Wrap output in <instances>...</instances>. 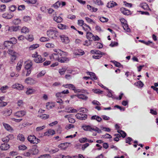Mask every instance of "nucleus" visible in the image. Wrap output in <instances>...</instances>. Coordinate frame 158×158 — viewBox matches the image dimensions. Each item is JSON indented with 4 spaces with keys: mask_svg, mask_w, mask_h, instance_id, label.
<instances>
[{
    "mask_svg": "<svg viewBox=\"0 0 158 158\" xmlns=\"http://www.w3.org/2000/svg\"><path fill=\"white\" fill-rule=\"evenodd\" d=\"M26 113L25 110L18 111L14 113V116L17 118H21L26 115Z\"/></svg>",
    "mask_w": 158,
    "mask_h": 158,
    "instance_id": "obj_6",
    "label": "nucleus"
},
{
    "mask_svg": "<svg viewBox=\"0 0 158 158\" xmlns=\"http://www.w3.org/2000/svg\"><path fill=\"white\" fill-rule=\"evenodd\" d=\"M9 9L11 11L13 12L16 9V7L15 5H12L9 7Z\"/></svg>",
    "mask_w": 158,
    "mask_h": 158,
    "instance_id": "obj_57",
    "label": "nucleus"
},
{
    "mask_svg": "<svg viewBox=\"0 0 158 158\" xmlns=\"http://www.w3.org/2000/svg\"><path fill=\"white\" fill-rule=\"evenodd\" d=\"M10 138L9 136H7L5 138L2 139V140L3 142L5 143H7L9 141Z\"/></svg>",
    "mask_w": 158,
    "mask_h": 158,
    "instance_id": "obj_49",
    "label": "nucleus"
},
{
    "mask_svg": "<svg viewBox=\"0 0 158 158\" xmlns=\"http://www.w3.org/2000/svg\"><path fill=\"white\" fill-rule=\"evenodd\" d=\"M55 133V131L52 129H49L44 133V135L47 136H50L53 135Z\"/></svg>",
    "mask_w": 158,
    "mask_h": 158,
    "instance_id": "obj_12",
    "label": "nucleus"
},
{
    "mask_svg": "<svg viewBox=\"0 0 158 158\" xmlns=\"http://www.w3.org/2000/svg\"><path fill=\"white\" fill-rule=\"evenodd\" d=\"M61 54H59L58 53H53L50 56V59L52 60H58L60 56H61Z\"/></svg>",
    "mask_w": 158,
    "mask_h": 158,
    "instance_id": "obj_8",
    "label": "nucleus"
},
{
    "mask_svg": "<svg viewBox=\"0 0 158 158\" xmlns=\"http://www.w3.org/2000/svg\"><path fill=\"white\" fill-rule=\"evenodd\" d=\"M93 36H94V35L90 32H87L86 34V37L87 39L89 40H91V38H93Z\"/></svg>",
    "mask_w": 158,
    "mask_h": 158,
    "instance_id": "obj_35",
    "label": "nucleus"
},
{
    "mask_svg": "<svg viewBox=\"0 0 158 158\" xmlns=\"http://www.w3.org/2000/svg\"><path fill=\"white\" fill-rule=\"evenodd\" d=\"M20 27L19 26H11L10 27L9 30L10 31H16L19 29Z\"/></svg>",
    "mask_w": 158,
    "mask_h": 158,
    "instance_id": "obj_21",
    "label": "nucleus"
},
{
    "mask_svg": "<svg viewBox=\"0 0 158 158\" xmlns=\"http://www.w3.org/2000/svg\"><path fill=\"white\" fill-rule=\"evenodd\" d=\"M74 127V125L72 124H69V125L66 126L65 128L67 130H69L71 128H73Z\"/></svg>",
    "mask_w": 158,
    "mask_h": 158,
    "instance_id": "obj_58",
    "label": "nucleus"
},
{
    "mask_svg": "<svg viewBox=\"0 0 158 158\" xmlns=\"http://www.w3.org/2000/svg\"><path fill=\"white\" fill-rule=\"evenodd\" d=\"M94 127H92L89 125H86L83 126L82 128L85 131H94Z\"/></svg>",
    "mask_w": 158,
    "mask_h": 158,
    "instance_id": "obj_10",
    "label": "nucleus"
},
{
    "mask_svg": "<svg viewBox=\"0 0 158 158\" xmlns=\"http://www.w3.org/2000/svg\"><path fill=\"white\" fill-rule=\"evenodd\" d=\"M93 1L95 4L98 5H102L103 4L101 0H93Z\"/></svg>",
    "mask_w": 158,
    "mask_h": 158,
    "instance_id": "obj_37",
    "label": "nucleus"
},
{
    "mask_svg": "<svg viewBox=\"0 0 158 158\" xmlns=\"http://www.w3.org/2000/svg\"><path fill=\"white\" fill-rule=\"evenodd\" d=\"M27 140L30 143L33 144H37L40 142V140L34 135H29L27 138Z\"/></svg>",
    "mask_w": 158,
    "mask_h": 158,
    "instance_id": "obj_3",
    "label": "nucleus"
},
{
    "mask_svg": "<svg viewBox=\"0 0 158 158\" xmlns=\"http://www.w3.org/2000/svg\"><path fill=\"white\" fill-rule=\"evenodd\" d=\"M92 40H86L85 43L83 44V45L88 46L91 44Z\"/></svg>",
    "mask_w": 158,
    "mask_h": 158,
    "instance_id": "obj_47",
    "label": "nucleus"
},
{
    "mask_svg": "<svg viewBox=\"0 0 158 158\" xmlns=\"http://www.w3.org/2000/svg\"><path fill=\"white\" fill-rule=\"evenodd\" d=\"M53 20L57 23H59L62 21L63 19L60 16L57 17L55 16L54 17Z\"/></svg>",
    "mask_w": 158,
    "mask_h": 158,
    "instance_id": "obj_27",
    "label": "nucleus"
},
{
    "mask_svg": "<svg viewBox=\"0 0 158 158\" xmlns=\"http://www.w3.org/2000/svg\"><path fill=\"white\" fill-rule=\"evenodd\" d=\"M84 53V52L81 50H78L75 52L74 54L76 55H82Z\"/></svg>",
    "mask_w": 158,
    "mask_h": 158,
    "instance_id": "obj_40",
    "label": "nucleus"
},
{
    "mask_svg": "<svg viewBox=\"0 0 158 158\" xmlns=\"http://www.w3.org/2000/svg\"><path fill=\"white\" fill-rule=\"evenodd\" d=\"M39 46V44H33L32 45H31L29 47V49L30 50H33V49H34L38 47Z\"/></svg>",
    "mask_w": 158,
    "mask_h": 158,
    "instance_id": "obj_39",
    "label": "nucleus"
},
{
    "mask_svg": "<svg viewBox=\"0 0 158 158\" xmlns=\"http://www.w3.org/2000/svg\"><path fill=\"white\" fill-rule=\"evenodd\" d=\"M40 117L42 119H46L48 118L49 117V115L47 114H42L40 116Z\"/></svg>",
    "mask_w": 158,
    "mask_h": 158,
    "instance_id": "obj_45",
    "label": "nucleus"
},
{
    "mask_svg": "<svg viewBox=\"0 0 158 158\" xmlns=\"http://www.w3.org/2000/svg\"><path fill=\"white\" fill-rule=\"evenodd\" d=\"M91 119L92 120H96L99 122H100L102 120V118L96 115H94L92 116L91 117Z\"/></svg>",
    "mask_w": 158,
    "mask_h": 158,
    "instance_id": "obj_22",
    "label": "nucleus"
},
{
    "mask_svg": "<svg viewBox=\"0 0 158 158\" xmlns=\"http://www.w3.org/2000/svg\"><path fill=\"white\" fill-rule=\"evenodd\" d=\"M140 6L145 10H150L148 5L146 3H142L140 4Z\"/></svg>",
    "mask_w": 158,
    "mask_h": 158,
    "instance_id": "obj_23",
    "label": "nucleus"
},
{
    "mask_svg": "<svg viewBox=\"0 0 158 158\" xmlns=\"http://www.w3.org/2000/svg\"><path fill=\"white\" fill-rule=\"evenodd\" d=\"M120 10L121 12L125 15H128L130 14V10L124 8H121Z\"/></svg>",
    "mask_w": 158,
    "mask_h": 158,
    "instance_id": "obj_19",
    "label": "nucleus"
},
{
    "mask_svg": "<svg viewBox=\"0 0 158 158\" xmlns=\"http://www.w3.org/2000/svg\"><path fill=\"white\" fill-rule=\"evenodd\" d=\"M15 85L16 86V87L17 89L20 90H22L23 87V85L21 84H17L16 85Z\"/></svg>",
    "mask_w": 158,
    "mask_h": 158,
    "instance_id": "obj_53",
    "label": "nucleus"
},
{
    "mask_svg": "<svg viewBox=\"0 0 158 158\" xmlns=\"http://www.w3.org/2000/svg\"><path fill=\"white\" fill-rule=\"evenodd\" d=\"M95 131L97 132L98 133H101L102 132V131L101 130L99 129L98 127H94V131Z\"/></svg>",
    "mask_w": 158,
    "mask_h": 158,
    "instance_id": "obj_63",
    "label": "nucleus"
},
{
    "mask_svg": "<svg viewBox=\"0 0 158 158\" xmlns=\"http://www.w3.org/2000/svg\"><path fill=\"white\" fill-rule=\"evenodd\" d=\"M18 139L21 141H24V135L22 134H19L17 136Z\"/></svg>",
    "mask_w": 158,
    "mask_h": 158,
    "instance_id": "obj_42",
    "label": "nucleus"
},
{
    "mask_svg": "<svg viewBox=\"0 0 158 158\" xmlns=\"http://www.w3.org/2000/svg\"><path fill=\"white\" fill-rule=\"evenodd\" d=\"M32 57L34 58V61L37 63H42L45 60V58L42 57L41 55L38 54L37 52H35L32 55Z\"/></svg>",
    "mask_w": 158,
    "mask_h": 158,
    "instance_id": "obj_1",
    "label": "nucleus"
},
{
    "mask_svg": "<svg viewBox=\"0 0 158 158\" xmlns=\"http://www.w3.org/2000/svg\"><path fill=\"white\" fill-rule=\"evenodd\" d=\"M75 96L83 100H86L88 98V97L83 94H76Z\"/></svg>",
    "mask_w": 158,
    "mask_h": 158,
    "instance_id": "obj_16",
    "label": "nucleus"
},
{
    "mask_svg": "<svg viewBox=\"0 0 158 158\" xmlns=\"http://www.w3.org/2000/svg\"><path fill=\"white\" fill-rule=\"evenodd\" d=\"M66 2H64L58 1L53 5V6L55 8H57L60 6L62 7L65 6Z\"/></svg>",
    "mask_w": 158,
    "mask_h": 158,
    "instance_id": "obj_7",
    "label": "nucleus"
},
{
    "mask_svg": "<svg viewBox=\"0 0 158 158\" xmlns=\"http://www.w3.org/2000/svg\"><path fill=\"white\" fill-rule=\"evenodd\" d=\"M6 6L5 5H1L0 6V10L3 11L5 10Z\"/></svg>",
    "mask_w": 158,
    "mask_h": 158,
    "instance_id": "obj_62",
    "label": "nucleus"
},
{
    "mask_svg": "<svg viewBox=\"0 0 158 158\" xmlns=\"http://www.w3.org/2000/svg\"><path fill=\"white\" fill-rule=\"evenodd\" d=\"M122 26L124 29L127 32H130V29L129 28L127 24L126 23L125 24H122Z\"/></svg>",
    "mask_w": 158,
    "mask_h": 158,
    "instance_id": "obj_31",
    "label": "nucleus"
},
{
    "mask_svg": "<svg viewBox=\"0 0 158 158\" xmlns=\"http://www.w3.org/2000/svg\"><path fill=\"white\" fill-rule=\"evenodd\" d=\"M69 144H70V143H62L59 145V147L61 148L62 149L65 150L67 148L68 146V145Z\"/></svg>",
    "mask_w": 158,
    "mask_h": 158,
    "instance_id": "obj_17",
    "label": "nucleus"
},
{
    "mask_svg": "<svg viewBox=\"0 0 158 158\" xmlns=\"http://www.w3.org/2000/svg\"><path fill=\"white\" fill-rule=\"evenodd\" d=\"M21 22V20L19 19H16L13 20L12 21L13 23L15 25H18Z\"/></svg>",
    "mask_w": 158,
    "mask_h": 158,
    "instance_id": "obj_33",
    "label": "nucleus"
},
{
    "mask_svg": "<svg viewBox=\"0 0 158 158\" xmlns=\"http://www.w3.org/2000/svg\"><path fill=\"white\" fill-rule=\"evenodd\" d=\"M4 99V96L0 97V107L4 106L7 105V102L3 101Z\"/></svg>",
    "mask_w": 158,
    "mask_h": 158,
    "instance_id": "obj_15",
    "label": "nucleus"
},
{
    "mask_svg": "<svg viewBox=\"0 0 158 158\" xmlns=\"http://www.w3.org/2000/svg\"><path fill=\"white\" fill-rule=\"evenodd\" d=\"M46 107L49 110L52 108V107H54V106L49 102H48L46 103Z\"/></svg>",
    "mask_w": 158,
    "mask_h": 158,
    "instance_id": "obj_50",
    "label": "nucleus"
},
{
    "mask_svg": "<svg viewBox=\"0 0 158 158\" xmlns=\"http://www.w3.org/2000/svg\"><path fill=\"white\" fill-rule=\"evenodd\" d=\"M82 27L83 29L85 31H87L88 30V28L90 30H91V28L89 26L85 23L83 24V26H82Z\"/></svg>",
    "mask_w": 158,
    "mask_h": 158,
    "instance_id": "obj_46",
    "label": "nucleus"
},
{
    "mask_svg": "<svg viewBox=\"0 0 158 158\" xmlns=\"http://www.w3.org/2000/svg\"><path fill=\"white\" fill-rule=\"evenodd\" d=\"M30 152H31V154L33 155H35L37 154L39 152V150L35 146L33 147L30 150Z\"/></svg>",
    "mask_w": 158,
    "mask_h": 158,
    "instance_id": "obj_18",
    "label": "nucleus"
},
{
    "mask_svg": "<svg viewBox=\"0 0 158 158\" xmlns=\"http://www.w3.org/2000/svg\"><path fill=\"white\" fill-rule=\"evenodd\" d=\"M29 31V29L26 27H23L21 30V32L22 33H24L25 34L28 33Z\"/></svg>",
    "mask_w": 158,
    "mask_h": 158,
    "instance_id": "obj_32",
    "label": "nucleus"
},
{
    "mask_svg": "<svg viewBox=\"0 0 158 158\" xmlns=\"http://www.w3.org/2000/svg\"><path fill=\"white\" fill-rule=\"evenodd\" d=\"M49 40V39L48 38L45 37H42L40 39V40L41 42H44L48 41Z\"/></svg>",
    "mask_w": 158,
    "mask_h": 158,
    "instance_id": "obj_51",
    "label": "nucleus"
},
{
    "mask_svg": "<svg viewBox=\"0 0 158 158\" xmlns=\"http://www.w3.org/2000/svg\"><path fill=\"white\" fill-rule=\"evenodd\" d=\"M30 150H29L28 152H25L23 153V155L25 156H29L31 154V152H30Z\"/></svg>",
    "mask_w": 158,
    "mask_h": 158,
    "instance_id": "obj_61",
    "label": "nucleus"
},
{
    "mask_svg": "<svg viewBox=\"0 0 158 158\" xmlns=\"http://www.w3.org/2000/svg\"><path fill=\"white\" fill-rule=\"evenodd\" d=\"M3 125L6 129L8 131H11L13 130L12 128L8 124L5 123H2Z\"/></svg>",
    "mask_w": 158,
    "mask_h": 158,
    "instance_id": "obj_20",
    "label": "nucleus"
},
{
    "mask_svg": "<svg viewBox=\"0 0 158 158\" xmlns=\"http://www.w3.org/2000/svg\"><path fill=\"white\" fill-rule=\"evenodd\" d=\"M87 138L85 137L80 139V142L81 143H83L87 141Z\"/></svg>",
    "mask_w": 158,
    "mask_h": 158,
    "instance_id": "obj_60",
    "label": "nucleus"
},
{
    "mask_svg": "<svg viewBox=\"0 0 158 158\" xmlns=\"http://www.w3.org/2000/svg\"><path fill=\"white\" fill-rule=\"evenodd\" d=\"M68 60V59L66 57H60L58 61L61 63H64Z\"/></svg>",
    "mask_w": 158,
    "mask_h": 158,
    "instance_id": "obj_38",
    "label": "nucleus"
},
{
    "mask_svg": "<svg viewBox=\"0 0 158 158\" xmlns=\"http://www.w3.org/2000/svg\"><path fill=\"white\" fill-rule=\"evenodd\" d=\"M10 148V145L7 143H2L0 146V149L2 151L7 150Z\"/></svg>",
    "mask_w": 158,
    "mask_h": 158,
    "instance_id": "obj_9",
    "label": "nucleus"
},
{
    "mask_svg": "<svg viewBox=\"0 0 158 158\" xmlns=\"http://www.w3.org/2000/svg\"><path fill=\"white\" fill-rule=\"evenodd\" d=\"M57 27L59 29L62 30L68 28V26L62 24H58Z\"/></svg>",
    "mask_w": 158,
    "mask_h": 158,
    "instance_id": "obj_29",
    "label": "nucleus"
},
{
    "mask_svg": "<svg viewBox=\"0 0 158 158\" xmlns=\"http://www.w3.org/2000/svg\"><path fill=\"white\" fill-rule=\"evenodd\" d=\"M87 115L85 114L77 113L76 117L78 119L82 120H85L87 118Z\"/></svg>",
    "mask_w": 158,
    "mask_h": 158,
    "instance_id": "obj_11",
    "label": "nucleus"
},
{
    "mask_svg": "<svg viewBox=\"0 0 158 158\" xmlns=\"http://www.w3.org/2000/svg\"><path fill=\"white\" fill-rule=\"evenodd\" d=\"M12 112V110L11 109H7L3 112V114L6 116H10Z\"/></svg>",
    "mask_w": 158,
    "mask_h": 158,
    "instance_id": "obj_28",
    "label": "nucleus"
},
{
    "mask_svg": "<svg viewBox=\"0 0 158 158\" xmlns=\"http://www.w3.org/2000/svg\"><path fill=\"white\" fill-rule=\"evenodd\" d=\"M3 18L7 19H10L13 16V15L11 14H4L2 15Z\"/></svg>",
    "mask_w": 158,
    "mask_h": 158,
    "instance_id": "obj_25",
    "label": "nucleus"
},
{
    "mask_svg": "<svg viewBox=\"0 0 158 158\" xmlns=\"http://www.w3.org/2000/svg\"><path fill=\"white\" fill-rule=\"evenodd\" d=\"M46 47L48 48H53L54 46V45L52 43H47L45 45Z\"/></svg>",
    "mask_w": 158,
    "mask_h": 158,
    "instance_id": "obj_59",
    "label": "nucleus"
},
{
    "mask_svg": "<svg viewBox=\"0 0 158 158\" xmlns=\"http://www.w3.org/2000/svg\"><path fill=\"white\" fill-rule=\"evenodd\" d=\"M66 70V69L65 68H62V69H60L59 70V72L61 75H62L64 74Z\"/></svg>",
    "mask_w": 158,
    "mask_h": 158,
    "instance_id": "obj_36",
    "label": "nucleus"
},
{
    "mask_svg": "<svg viewBox=\"0 0 158 158\" xmlns=\"http://www.w3.org/2000/svg\"><path fill=\"white\" fill-rule=\"evenodd\" d=\"M112 62L114 64V65L117 67H120V66L121 65V64L119 62H118L115 61H112Z\"/></svg>",
    "mask_w": 158,
    "mask_h": 158,
    "instance_id": "obj_55",
    "label": "nucleus"
},
{
    "mask_svg": "<svg viewBox=\"0 0 158 158\" xmlns=\"http://www.w3.org/2000/svg\"><path fill=\"white\" fill-rule=\"evenodd\" d=\"M32 63L31 62L27 63L26 64L25 68L27 70V73L26 74V76H28L31 73L32 69Z\"/></svg>",
    "mask_w": 158,
    "mask_h": 158,
    "instance_id": "obj_5",
    "label": "nucleus"
},
{
    "mask_svg": "<svg viewBox=\"0 0 158 158\" xmlns=\"http://www.w3.org/2000/svg\"><path fill=\"white\" fill-rule=\"evenodd\" d=\"M99 19L101 22L103 23L107 22L108 21V19L107 18L104 17H100Z\"/></svg>",
    "mask_w": 158,
    "mask_h": 158,
    "instance_id": "obj_44",
    "label": "nucleus"
},
{
    "mask_svg": "<svg viewBox=\"0 0 158 158\" xmlns=\"http://www.w3.org/2000/svg\"><path fill=\"white\" fill-rule=\"evenodd\" d=\"M45 70H43L38 74L37 76L39 77H41L43 76L45 74Z\"/></svg>",
    "mask_w": 158,
    "mask_h": 158,
    "instance_id": "obj_54",
    "label": "nucleus"
},
{
    "mask_svg": "<svg viewBox=\"0 0 158 158\" xmlns=\"http://www.w3.org/2000/svg\"><path fill=\"white\" fill-rule=\"evenodd\" d=\"M87 74L89 75L91 77H92L91 78L92 80H96L97 79V78L96 77L95 74L91 72H87Z\"/></svg>",
    "mask_w": 158,
    "mask_h": 158,
    "instance_id": "obj_26",
    "label": "nucleus"
},
{
    "mask_svg": "<svg viewBox=\"0 0 158 158\" xmlns=\"http://www.w3.org/2000/svg\"><path fill=\"white\" fill-rule=\"evenodd\" d=\"M35 90L31 88H28L26 93L27 95L32 94L35 92Z\"/></svg>",
    "mask_w": 158,
    "mask_h": 158,
    "instance_id": "obj_24",
    "label": "nucleus"
},
{
    "mask_svg": "<svg viewBox=\"0 0 158 158\" xmlns=\"http://www.w3.org/2000/svg\"><path fill=\"white\" fill-rule=\"evenodd\" d=\"M20 150H24L27 148V147L24 145H20L19 146Z\"/></svg>",
    "mask_w": 158,
    "mask_h": 158,
    "instance_id": "obj_56",
    "label": "nucleus"
},
{
    "mask_svg": "<svg viewBox=\"0 0 158 158\" xmlns=\"http://www.w3.org/2000/svg\"><path fill=\"white\" fill-rule=\"evenodd\" d=\"M13 39H14L15 41H6L4 42V45L6 47H7L8 48H11L13 44H15L16 43V39L15 38H13Z\"/></svg>",
    "mask_w": 158,
    "mask_h": 158,
    "instance_id": "obj_4",
    "label": "nucleus"
},
{
    "mask_svg": "<svg viewBox=\"0 0 158 158\" xmlns=\"http://www.w3.org/2000/svg\"><path fill=\"white\" fill-rule=\"evenodd\" d=\"M132 140V139L131 138L128 137L126 139V142L130 145L131 144L130 142Z\"/></svg>",
    "mask_w": 158,
    "mask_h": 158,
    "instance_id": "obj_64",
    "label": "nucleus"
},
{
    "mask_svg": "<svg viewBox=\"0 0 158 158\" xmlns=\"http://www.w3.org/2000/svg\"><path fill=\"white\" fill-rule=\"evenodd\" d=\"M135 84L140 87H142L143 85V83L140 81H139L136 83H135Z\"/></svg>",
    "mask_w": 158,
    "mask_h": 158,
    "instance_id": "obj_52",
    "label": "nucleus"
},
{
    "mask_svg": "<svg viewBox=\"0 0 158 158\" xmlns=\"http://www.w3.org/2000/svg\"><path fill=\"white\" fill-rule=\"evenodd\" d=\"M117 5V3L115 2H114L112 1V2H108L106 6L107 7L109 8L112 7L114 6H116Z\"/></svg>",
    "mask_w": 158,
    "mask_h": 158,
    "instance_id": "obj_30",
    "label": "nucleus"
},
{
    "mask_svg": "<svg viewBox=\"0 0 158 158\" xmlns=\"http://www.w3.org/2000/svg\"><path fill=\"white\" fill-rule=\"evenodd\" d=\"M25 82L29 84L30 85L34 84L35 83V81L34 80L30 77L27 78L25 79Z\"/></svg>",
    "mask_w": 158,
    "mask_h": 158,
    "instance_id": "obj_14",
    "label": "nucleus"
},
{
    "mask_svg": "<svg viewBox=\"0 0 158 158\" xmlns=\"http://www.w3.org/2000/svg\"><path fill=\"white\" fill-rule=\"evenodd\" d=\"M24 2L29 4H35L37 2L36 0H23Z\"/></svg>",
    "mask_w": 158,
    "mask_h": 158,
    "instance_id": "obj_41",
    "label": "nucleus"
},
{
    "mask_svg": "<svg viewBox=\"0 0 158 158\" xmlns=\"http://www.w3.org/2000/svg\"><path fill=\"white\" fill-rule=\"evenodd\" d=\"M61 41L67 44L69 42V38L68 37L65 36L64 35L60 36Z\"/></svg>",
    "mask_w": 158,
    "mask_h": 158,
    "instance_id": "obj_13",
    "label": "nucleus"
},
{
    "mask_svg": "<svg viewBox=\"0 0 158 158\" xmlns=\"http://www.w3.org/2000/svg\"><path fill=\"white\" fill-rule=\"evenodd\" d=\"M8 53L11 55V56L16 55V53L12 49H9L8 52Z\"/></svg>",
    "mask_w": 158,
    "mask_h": 158,
    "instance_id": "obj_43",
    "label": "nucleus"
},
{
    "mask_svg": "<svg viewBox=\"0 0 158 158\" xmlns=\"http://www.w3.org/2000/svg\"><path fill=\"white\" fill-rule=\"evenodd\" d=\"M23 21L25 22L30 21L31 20V17L29 16H25L23 17Z\"/></svg>",
    "mask_w": 158,
    "mask_h": 158,
    "instance_id": "obj_48",
    "label": "nucleus"
},
{
    "mask_svg": "<svg viewBox=\"0 0 158 158\" xmlns=\"http://www.w3.org/2000/svg\"><path fill=\"white\" fill-rule=\"evenodd\" d=\"M87 7L88 9L89 10L92 12H96L98 10V9L97 8H95L94 7H92L91 6L89 5H87Z\"/></svg>",
    "mask_w": 158,
    "mask_h": 158,
    "instance_id": "obj_34",
    "label": "nucleus"
},
{
    "mask_svg": "<svg viewBox=\"0 0 158 158\" xmlns=\"http://www.w3.org/2000/svg\"><path fill=\"white\" fill-rule=\"evenodd\" d=\"M47 35L52 39H56L59 36L58 32L55 28L48 30L47 31Z\"/></svg>",
    "mask_w": 158,
    "mask_h": 158,
    "instance_id": "obj_2",
    "label": "nucleus"
}]
</instances>
